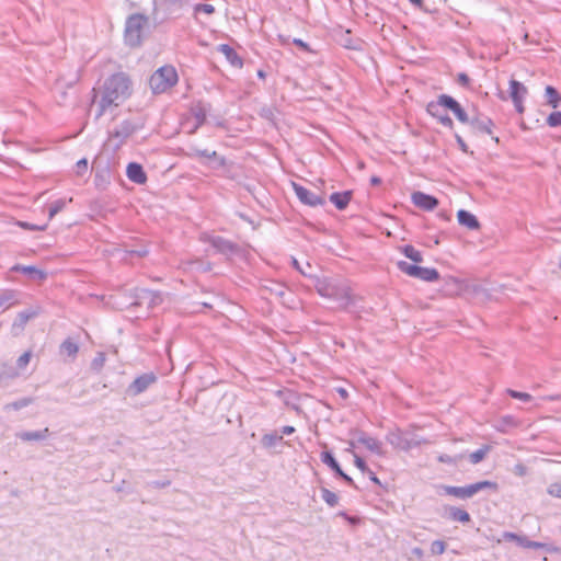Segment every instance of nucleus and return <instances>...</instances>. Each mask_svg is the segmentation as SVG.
<instances>
[{"label": "nucleus", "mask_w": 561, "mask_h": 561, "mask_svg": "<svg viewBox=\"0 0 561 561\" xmlns=\"http://www.w3.org/2000/svg\"><path fill=\"white\" fill-rule=\"evenodd\" d=\"M93 93L91 108L95 111V118L98 119L106 112L118 107L129 98L131 83L125 73H114L104 81L99 90L93 89Z\"/></svg>", "instance_id": "nucleus-1"}, {"label": "nucleus", "mask_w": 561, "mask_h": 561, "mask_svg": "<svg viewBox=\"0 0 561 561\" xmlns=\"http://www.w3.org/2000/svg\"><path fill=\"white\" fill-rule=\"evenodd\" d=\"M314 287L319 295L334 300L340 308L345 309L353 301L350 287L339 279L318 278Z\"/></svg>", "instance_id": "nucleus-2"}, {"label": "nucleus", "mask_w": 561, "mask_h": 561, "mask_svg": "<svg viewBox=\"0 0 561 561\" xmlns=\"http://www.w3.org/2000/svg\"><path fill=\"white\" fill-rule=\"evenodd\" d=\"M178 72L172 66H163L156 70L149 80L153 93H163L178 82Z\"/></svg>", "instance_id": "nucleus-3"}, {"label": "nucleus", "mask_w": 561, "mask_h": 561, "mask_svg": "<svg viewBox=\"0 0 561 561\" xmlns=\"http://www.w3.org/2000/svg\"><path fill=\"white\" fill-rule=\"evenodd\" d=\"M148 24L147 16L142 14L130 15L125 25V42L131 47L139 46L142 39V32Z\"/></svg>", "instance_id": "nucleus-4"}, {"label": "nucleus", "mask_w": 561, "mask_h": 561, "mask_svg": "<svg viewBox=\"0 0 561 561\" xmlns=\"http://www.w3.org/2000/svg\"><path fill=\"white\" fill-rule=\"evenodd\" d=\"M446 494L461 499L467 500L472 496H474L477 493L491 489L493 491H497V484L492 481H479L472 484H468L465 486H451V485H444L443 486Z\"/></svg>", "instance_id": "nucleus-5"}, {"label": "nucleus", "mask_w": 561, "mask_h": 561, "mask_svg": "<svg viewBox=\"0 0 561 561\" xmlns=\"http://www.w3.org/2000/svg\"><path fill=\"white\" fill-rule=\"evenodd\" d=\"M133 297L131 306H145L147 309H152L162 302V297L159 293L145 288L135 289Z\"/></svg>", "instance_id": "nucleus-6"}, {"label": "nucleus", "mask_w": 561, "mask_h": 561, "mask_svg": "<svg viewBox=\"0 0 561 561\" xmlns=\"http://www.w3.org/2000/svg\"><path fill=\"white\" fill-rule=\"evenodd\" d=\"M350 445L354 448L363 446L378 456H382L385 454L382 443L379 439L369 436L365 432H358Z\"/></svg>", "instance_id": "nucleus-7"}, {"label": "nucleus", "mask_w": 561, "mask_h": 561, "mask_svg": "<svg viewBox=\"0 0 561 561\" xmlns=\"http://www.w3.org/2000/svg\"><path fill=\"white\" fill-rule=\"evenodd\" d=\"M157 382V376L153 373H146L138 376L126 389L127 394L136 397L145 392L150 386Z\"/></svg>", "instance_id": "nucleus-8"}, {"label": "nucleus", "mask_w": 561, "mask_h": 561, "mask_svg": "<svg viewBox=\"0 0 561 561\" xmlns=\"http://www.w3.org/2000/svg\"><path fill=\"white\" fill-rule=\"evenodd\" d=\"M445 106L442 104V94L437 98L436 101L430 102L426 106L427 113L435 117L443 126L447 128L454 127L453 119L444 113Z\"/></svg>", "instance_id": "nucleus-9"}, {"label": "nucleus", "mask_w": 561, "mask_h": 561, "mask_svg": "<svg viewBox=\"0 0 561 561\" xmlns=\"http://www.w3.org/2000/svg\"><path fill=\"white\" fill-rule=\"evenodd\" d=\"M293 188L298 199L305 205L314 207L324 204V199L320 195L297 183H293Z\"/></svg>", "instance_id": "nucleus-10"}, {"label": "nucleus", "mask_w": 561, "mask_h": 561, "mask_svg": "<svg viewBox=\"0 0 561 561\" xmlns=\"http://www.w3.org/2000/svg\"><path fill=\"white\" fill-rule=\"evenodd\" d=\"M209 111V105L203 102H197L191 107V114L194 119V124L190 129V134L195 133L205 122Z\"/></svg>", "instance_id": "nucleus-11"}, {"label": "nucleus", "mask_w": 561, "mask_h": 561, "mask_svg": "<svg viewBox=\"0 0 561 561\" xmlns=\"http://www.w3.org/2000/svg\"><path fill=\"white\" fill-rule=\"evenodd\" d=\"M442 104L445 108L450 110L459 122L468 124L470 117L454 98L447 94H442Z\"/></svg>", "instance_id": "nucleus-12"}, {"label": "nucleus", "mask_w": 561, "mask_h": 561, "mask_svg": "<svg viewBox=\"0 0 561 561\" xmlns=\"http://www.w3.org/2000/svg\"><path fill=\"white\" fill-rule=\"evenodd\" d=\"M390 443L396 447L408 451L414 447L420 446L421 444H426L427 442L416 436L409 437L407 435L398 434L396 435V439H391Z\"/></svg>", "instance_id": "nucleus-13"}, {"label": "nucleus", "mask_w": 561, "mask_h": 561, "mask_svg": "<svg viewBox=\"0 0 561 561\" xmlns=\"http://www.w3.org/2000/svg\"><path fill=\"white\" fill-rule=\"evenodd\" d=\"M412 202L416 207L424 210H433L438 205L436 197L423 192H414L412 194Z\"/></svg>", "instance_id": "nucleus-14"}, {"label": "nucleus", "mask_w": 561, "mask_h": 561, "mask_svg": "<svg viewBox=\"0 0 561 561\" xmlns=\"http://www.w3.org/2000/svg\"><path fill=\"white\" fill-rule=\"evenodd\" d=\"M503 539L507 541H515L518 546L524 548L541 549L545 547V545L541 542L529 540L525 536H519L510 531L503 533Z\"/></svg>", "instance_id": "nucleus-15"}, {"label": "nucleus", "mask_w": 561, "mask_h": 561, "mask_svg": "<svg viewBox=\"0 0 561 561\" xmlns=\"http://www.w3.org/2000/svg\"><path fill=\"white\" fill-rule=\"evenodd\" d=\"M471 130L478 134H491L492 121L486 116H474L468 122Z\"/></svg>", "instance_id": "nucleus-16"}, {"label": "nucleus", "mask_w": 561, "mask_h": 561, "mask_svg": "<svg viewBox=\"0 0 561 561\" xmlns=\"http://www.w3.org/2000/svg\"><path fill=\"white\" fill-rule=\"evenodd\" d=\"M208 241L211 247L219 253L231 254L236 251V245L221 237H209Z\"/></svg>", "instance_id": "nucleus-17"}, {"label": "nucleus", "mask_w": 561, "mask_h": 561, "mask_svg": "<svg viewBox=\"0 0 561 561\" xmlns=\"http://www.w3.org/2000/svg\"><path fill=\"white\" fill-rule=\"evenodd\" d=\"M78 352V342L72 337H67L59 346V354L66 358H69L70 360L76 359Z\"/></svg>", "instance_id": "nucleus-18"}, {"label": "nucleus", "mask_w": 561, "mask_h": 561, "mask_svg": "<svg viewBox=\"0 0 561 561\" xmlns=\"http://www.w3.org/2000/svg\"><path fill=\"white\" fill-rule=\"evenodd\" d=\"M127 178L137 184H144L147 180L142 167L136 162H130L126 169Z\"/></svg>", "instance_id": "nucleus-19"}, {"label": "nucleus", "mask_w": 561, "mask_h": 561, "mask_svg": "<svg viewBox=\"0 0 561 561\" xmlns=\"http://www.w3.org/2000/svg\"><path fill=\"white\" fill-rule=\"evenodd\" d=\"M217 50L220 51L229 64L236 68H241L243 66L242 59L236 53V50L227 44H220L217 47Z\"/></svg>", "instance_id": "nucleus-20"}, {"label": "nucleus", "mask_w": 561, "mask_h": 561, "mask_svg": "<svg viewBox=\"0 0 561 561\" xmlns=\"http://www.w3.org/2000/svg\"><path fill=\"white\" fill-rule=\"evenodd\" d=\"M458 222L470 230H478L480 224L477 217L468 210L460 209L457 213Z\"/></svg>", "instance_id": "nucleus-21"}, {"label": "nucleus", "mask_w": 561, "mask_h": 561, "mask_svg": "<svg viewBox=\"0 0 561 561\" xmlns=\"http://www.w3.org/2000/svg\"><path fill=\"white\" fill-rule=\"evenodd\" d=\"M48 435L49 430L47 427L41 431H23L16 433V437L23 442L44 440Z\"/></svg>", "instance_id": "nucleus-22"}, {"label": "nucleus", "mask_w": 561, "mask_h": 561, "mask_svg": "<svg viewBox=\"0 0 561 561\" xmlns=\"http://www.w3.org/2000/svg\"><path fill=\"white\" fill-rule=\"evenodd\" d=\"M527 93L528 90L522 82L515 79L510 81V96L512 101L524 100Z\"/></svg>", "instance_id": "nucleus-23"}, {"label": "nucleus", "mask_w": 561, "mask_h": 561, "mask_svg": "<svg viewBox=\"0 0 561 561\" xmlns=\"http://www.w3.org/2000/svg\"><path fill=\"white\" fill-rule=\"evenodd\" d=\"M12 271L15 272H22L23 274L27 275L32 279H44L46 277L45 272L42 270H38L35 266L32 265H15L12 267Z\"/></svg>", "instance_id": "nucleus-24"}, {"label": "nucleus", "mask_w": 561, "mask_h": 561, "mask_svg": "<svg viewBox=\"0 0 561 561\" xmlns=\"http://www.w3.org/2000/svg\"><path fill=\"white\" fill-rule=\"evenodd\" d=\"M352 192L345 191L342 193H333L330 196V201L335 205V207L340 210L345 209L351 201Z\"/></svg>", "instance_id": "nucleus-25"}, {"label": "nucleus", "mask_w": 561, "mask_h": 561, "mask_svg": "<svg viewBox=\"0 0 561 561\" xmlns=\"http://www.w3.org/2000/svg\"><path fill=\"white\" fill-rule=\"evenodd\" d=\"M414 277L425 282H435L439 279V273L435 268L417 266Z\"/></svg>", "instance_id": "nucleus-26"}, {"label": "nucleus", "mask_w": 561, "mask_h": 561, "mask_svg": "<svg viewBox=\"0 0 561 561\" xmlns=\"http://www.w3.org/2000/svg\"><path fill=\"white\" fill-rule=\"evenodd\" d=\"M16 302V294L13 290H3L0 293V313L9 309Z\"/></svg>", "instance_id": "nucleus-27"}, {"label": "nucleus", "mask_w": 561, "mask_h": 561, "mask_svg": "<svg viewBox=\"0 0 561 561\" xmlns=\"http://www.w3.org/2000/svg\"><path fill=\"white\" fill-rule=\"evenodd\" d=\"M192 156L198 157V158H205V159H214L217 161L219 167H222L225 164V159L219 157L216 151H209L207 149L202 150V149L194 148Z\"/></svg>", "instance_id": "nucleus-28"}, {"label": "nucleus", "mask_w": 561, "mask_h": 561, "mask_svg": "<svg viewBox=\"0 0 561 561\" xmlns=\"http://www.w3.org/2000/svg\"><path fill=\"white\" fill-rule=\"evenodd\" d=\"M545 96L548 105H550L553 108H557L559 106L561 96L557 89H554L551 85H547L545 89Z\"/></svg>", "instance_id": "nucleus-29"}, {"label": "nucleus", "mask_w": 561, "mask_h": 561, "mask_svg": "<svg viewBox=\"0 0 561 561\" xmlns=\"http://www.w3.org/2000/svg\"><path fill=\"white\" fill-rule=\"evenodd\" d=\"M448 512H449V515H448L449 518L455 522L468 523L470 520L469 513L462 508L451 506V507H449Z\"/></svg>", "instance_id": "nucleus-30"}, {"label": "nucleus", "mask_w": 561, "mask_h": 561, "mask_svg": "<svg viewBox=\"0 0 561 561\" xmlns=\"http://www.w3.org/2000/svg\"><path fill=\"white\" fill-rule=\"evenodd\" d=\"M321 461L325 463L328 467H330L336 474L341 473V467L339 462L335 460L334 456L330 451H322L321 453Z\"/></svg>", "instance_id": "nucleus-31"}, {"label": "nucleus", "mask_w": 561, "mask_h": 561, "mask_svg": "<svg viewBox=\"0 0 561 561\" xmlns=\"http://www.w3.org/2000/svg\"><path fill=\"white\" fill-rule=\"evenodd\" d=\"M37 316V310L35 309H27L24 311H21L14 322V325H18L20 328H23L28 320L35 318Z\"/></svg>", "instance_id": "nucleus-32"}, {"label": "nucleus", "mask_w": 561, "mask_h": 561, "mask_svg": "<svg viewBox=\"0 0 561 561\" xmlns=\"http://www.w3.org/2000/svg\"><path fill=\"white\" fill-rule=\"evenodd\" d=\"M402 253L415 263H421L423 261V256L419 250L414 247L408 244L402 248Z\"/></svg>", "instance_id": "nucleus-33"}, {"label": "nucleus", "mask_w": 561, "mask_h": 561, "mask_svg": "<svg viewBox=\"0 0 561 561\" xmlns=\"http://www.w3.org/2000/svg\"><path fill=\"white\" fill-rule=\"evenodd\" d=\"M491 447L489 445H484L483 447L479 448L478 450L471 453L469 455V460L471 463L477 465L481 462L486 454L490 451Z\"/></svg>", "instance_id": "nucleus-34"}, {"label": "nucleus", "mask_w": 561, "mask_h": 561, "mask_svg": "<svg viewBox=\"0 0 561 561\" xmlns=\"http://www.w3.org/2000/svg\"><path fill=\"white\" fill-rule=\"evenodd\" d=\"M321 493H322V499H323V501H324L329 506L334 507V506H336V505H337V503H339V497H337V495H336L334 492L330 491V490H329V489H327V488H322V489H321Z\"/></svg>", "instance_id": "nucleus-35"}, {"label": "nucleus", "mask_w": 561, "mask_h": 561, "mask_svg": "<svg viewBox=\"0 0 561 561\" xmlns=\"http://www.w3.org/2000/svg\"><path fill=\"white\" fill-rule=\"evenodd\" d=\"M66 206V201L65 199H58L56 202H54L50 206H49V209H48V219H53L59 211H61L64 209V207Z\"/></svg>", "instance_id": "nucleus-36"}, {"label": "nucleus", "mask_w": 561, "mask_h": 561, "mask_svg": "<svg viewBox=\"0 0 561 561\" xmlns=\"http://www.w3.org/2000/svg\"><path fill=\"white\" fill-rule=\"evenodd\" d=\"M33 402V399L32 398H22V399H19L14 402H11L9 404L5 405V409L7 410H21L23 408H26L27 405H30L31 403Z\"/></svg>", "instance_id": "nucleus-37"}, {"label": "nucleus", "mask_w": 561, "mask_h": 561, "mask_svg": "<svg viewBox=\"0 0 561 561\" xmlns=\"http://www.w3.org/2000/svg\"><path fill=\"white\" fill-rule=\"evenodd\" d=\"M397 265L402 273H405L407 275L414 277L417 265L410 264L405 261H399Z\"/></svg>", "instance_id": "nucleus-38"}, {"label": "nucleus", "mask_w": 561, "mask_h": 561, "mask_svg": "<svg viewBox=\"0 0 561 561\" xmlns=\"http://www.w3.org/2000/svg\"><path fill=\"white\" fill-rule=\"evenodd\" d=\"M105 360V353L99 352L91 362V368L95 371H100L103 368Z\"/></svg>", "instance_id": "nucleus-39"}, {"label": "nucleus", "mask_w": 561, "mask_h": 561, "mask_svg": "<svg viewBox=\"0 0 561 561\" xmlns=\"http://www.w3.org/2000/svg\"><path fill=\"white\" fill-rule=\"evenodd\" d=\"M462 459V455L449 456L447 454H442L437 457V460L442 463L448 465H457Z\"/></svg>", "instance_id": "nucleus-40"}, {"label": "nucleus", "mask_w": 561, "mask_h": 561, "mask_svg": "<svg viewBox=\"0 0 561 561\" xmlns=\"http://www.w3.org/2000/svg\"><path fill=\"white\" fill-rule=\"evenodd\" d=\"M507 393L512 398L517 399V400H522L524 402H529L533 399V397L529 393H527V392H520V391L508 389Z\"/></svg>", "instance_id": "nucleus-41"}, {"label": "nucleus", "mask_w": 561, "mask_h": 561, "mask_svg": "<svg viewBox=\"0 0 561 561\" xmlns=\"http://www.w3.org/2000/svg\"><path fill=\"white\" fill-rule=\"evenodd\" d=\"M446 550V543L442 540H435L431 545V552L433 554H443Z\"/></svg>", "instance_id": "nucleus-42"}, {"label": "nucleus", "mask_w": 561, "mask_h": 561, "mask_svg": "<svg viewBox=\"0 0 561 561\" xmlns=\"http://www.w3.org/2000/svg\"><path fill=\"white\" fill-rule=\"evenodd\" d=\"M547 124L550 127L561 126V112H552L547 118Z\"/></svg>", "instance_id": "nucleus-43"}, {"label": "nucleus", "mask_w": 561, "mask_h": 561, "mask_svg": "<svg viewBox=\"0 0 561 561\" xmlns=\"http://www.w3.org/2000/svg\"><path fill=\"white\" fill-rule=\"evenodd\" d=\"M283 436H277L275 434H265L262 438V442L265 446L267 447H272L274 446L277 442L282 440Z\"/></svg>", "instance_id": "nucleus-44"}, {"label": "nucleus", "mask_w": 561, "mask_h": 561, "mask_svg": "<svg viewBox=\"0 0 561 561\" xmlns=\"http://www.w3.org/2000/svg\"><path fill=\"white\" fill-rule=\"evenodd\" d=\"M194 12H195V14H197L199 12H204L206 14H213L215 12V7L211 4L198 3V4L194 5Z\"/></svg>", "instance_id": "nucleus-45"}, {"label": "nucleus", "mask_w": 561, "mask_h": 561, "mask_svg": "<svg viewBox=\"0 0 561 561\" xmlns=\"http://www.w3.org/2000/svg\"><path fill=\"white\" fill-rule=\"evenodd\" d=\"M31 356H32V355H31V353H30V352H25V353H23V354L18 358V360H16V367H18L19 369H24V368L28 365V363H30V360H31Z\"/></svg>", "instance_id": "nucleus-46"}, {"label": "nucleus", "mask_w": 561, "mask_h": 561, "mask_svg": "<svg viewBox=\"0 0 561 561\" xmlns=\"http://www.w3.org/2000/svg\"><path fill=\"white\" fill-rule=\"evenodd\" d=\"M354 463L362 472L366 473L369 471V468L367 467L364 459L356 454H354Z\"/></svg>", "instance_id": "nucleus-47"}, {"label": "nucleus", "mask_w": 561, "mask_h": 561, "mask_svg": "<svg viewBox=\"0 0 561 561\" xmlns=\"http://www.w3.org/2000/svg\"><path fill=\"white\" fill-rule=\"evenodd\" d=\"M548 493L551 496L561 499V483H552L548 488Z\"/></svg>", "instance_id": "nucleus-48"}, {"label": "nucleus", "mask_w": 561, "mask_h": 561, "mask_svg": "<svg viewBox=\"0 0 561 561\" xmlns=\"http://www.w3.org/2000/svg\"><path fill=\"white\" fill-rule=\"evenodd\" d=\"M21 227L25 228V229H30V230H45L47 225H43V226H35V225H31L28 222H20L19 224Z\"/></svg>", "instance_id": "nucleus-49"}, {"label": "nucleus", "mask_w": 561, "mask_h": 561, "mask_svg": "<svg viewBox=\"0 0 561 561\" xmlns=\"http://www.w3.org/2000/svg\"><path fill=\"white\" fill-rule=\"evenodd\" d=\"M88 169V161L87 159H81L77 162V172L78 174H81L82 172L87 171Z\"/></svg>", "instance_id": "nucleus-50"}, {"label": "nucleus", "mask_w": 561, "mask_h": 561, "mask_svg": "<svg viewBox=\"0 0 561 561\" xmlns=\"http://www.w3.org/2000/svg\"><path fill=\"white\" fill-rule=\"evenodd\" d=\"M513 103H514V106H515L516 111L519 114H523L524 111H525L524 100L513 101Z\"/></svg>", "instance_id": "nucleus-51"}, {"label": "nucleus", "mask_w": 561, "mask_h": 561, "mask_svg": "<svg viewBox=\"0 0 561 561\" xmlns=\"http://www.w3.org/2000/svg\"><path fill=\"white\" fill-rule=\"evenodd\" d=\"M456 140H457V144H458L459 148L463 152H467L468 151V147H467L466 142L463 141V139L459 135H456Z\"/></svg>", "instance_id": "nucleus-52"}, {"label": "nucleus", "mask_w": 561, "mask_h": 561, "mask_svg": "<svg viewBox=\"0 0 561 561\" xmlns=\"http://www.w3.org/2000/svg\"><path fill=\"white\" fill-rule=\"evenodd\" d=\"M293 265L294 267L299 271L302 275L308 276L309 274L307 271L302 268V265L299 264V262L296 259H293Z\"/></svg>", "instance_id": "nucleus-53"}, {"label": "nucleus", "mask_w": 561, "mask_h": 561, "mask_svg": "<svg viewBox=\"0 0 561 561\" xmlns=\"http://www.w3.org/2000/svg\"><path fill=\"white\" fill-rule=\"evenodd\" d=\"M337 476L341 477L350 485H354L353 479L350 476H347L346 473H344L343 470H341V473H337Z\"/></svg>", "instance_id": "nucleus-54"}, {"label": "nucleus", "mask_w": 561, "mask_h": 561, "mask_svg": "<svg viewBox=\"0 0 561 561\" xmlns=\"http://www.w3.org/2000/svg\"><path fill=\"white\" fill-rule=\"evenodd\" d=\"M163 1L168 4L178 5L180 8H182L186 3V0H163Z\"/></svg>", "instance_id": "nucleus-55"}, {"label": "nucleus", "mask_w": 561, "mask_h": 561, "mask_svg": "<svg viewBox=\"0 0 561 561\" xmlns=\"http://www.w3.org/2000/svg\"><path fill=\"white\" fill-rule=\"evenodd\" d=\"M294 44L297 45L298 47L305 49V50H309L308 44L305 43L304 41L299 39V38H295L294 39Z\"/></svg>", "instance_id": "nucleus-56"}, {"label": "nucleus", "mask_w": 561, "mask_h": 561, "mask_svg": "<svg viewBox=\"0 0 561 561\" xmlns=\"http://www.w3.org/2000/svg\"><path fill=\"white\" fill-rule=\"evenodd\" d=\"M283 435H290L295 432V427L290 425H286L280 430Z\"/></svg>", "instance_id": "nucleus-57"}, {"label": "nucleus", "mask_w": 561, "mask_h": 561, "mask_svg": "<svg viewBox=\"0 0 561 561\" xmlns=\"http://www.w3.org/2000/svg\"><path fill=\"white\" fill-rule=\"evenodd\" d=\"M366 473L368 474L369 479H370L374 483H376V484H378V485L380 484L379 479L376 477V474H375L370 469H369V471H367Z\"/></svg>", "instance_id": "nucleus-58"}, {"label": "nucleus", "mask_w": 561, "mask_h": 561, "mask_svg": "<svg viewBox=\"0 0 561 561\" xmlns=\"http://www.w3.org/2000/svg\"><path fill=\"white\" fill-rule=\"evenodd\" d=\"M192 265H197L198 268H202L203 271H208L209 270V265H205L204 266V263L201 262V261H195V262H191Z\"/></svg>", "instance_id": "nucleus-59"}, {"label": "nucleus", "mask_w": 561, "mask_h": 561, "mask_svg": "<svg viewBox=\"0 0 561 561\" xmlns=\"http://www.w3.org/2000/svg\"><path fill=\"white\" fill-rule=\"evenodd\" d=\"M5 374L8 378H14L19 376V371L15 368H10Z\"/></svg>", "instance_id": "nucleus-60"}, {"label": "nucleus", "mask_w": 561, "mask_h": 561, "mask_svg": "<svg viewBox=\"0 0 561 561\" xmlns=\"http://www.w3.org/2000/svg\"><path fill=\"white\" fill-rule=\"evenodd\" d=\"M458 81L461 83V84H467L469 82V78L467 75L465 73H460L458 76Z\"/></svg>", "instance_id": "nucleus-61"}, {"label": "nucleus", "mask_w": 561, "mask_h": 561, "mask_svg": "<svg viewBox=\"0 0 561 561\" xmlns=\"http://www.w3.org/2000/svg\"><path fill=\"white\" fill-rule=\"evenodd\" d=\"M413 554L421 558L423 556V550L421 548H414L412 550Z\"/></svg>", "instance_id": "nucleus-62"}, {"label": "nucleus", "mask_w": 561, "mask_h": 561, "mask_svg": "<svg viewBox=\"0 0 561 561\" xmlns=\"http://www.w3.org/2000/svg\"><path fill=\"white\" fill-rule=\"evenodd\" d=\"M409 1L417 8H422V5H423V0H409Z\"/></svg>", "instance_id": "nucleus-63"}, {"label": "nucleus", "mask_w": 561, "mask_h": 561, "mask_svg": "<svg viewBox=\"0 0 561 561\" xmlns=\"http://www.w3.org/2000/svg\"><path fill=\"white\" fill-rule=\"evenodd\" d=\"M337 392L341 394L342 398H346L347 397V391L344 388L337 389Z\"/></svg>", "instance_id": "nucleus-64"}]
</instances>
